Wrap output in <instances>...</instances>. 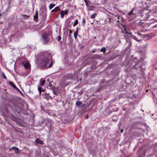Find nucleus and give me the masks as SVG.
Masks as SVG:
<instances>
[{"mask_svg": "<svg viewBox=\"0 0 157 157\" xmlns=\"http://www.w3.org/2000/svg\"><path fill=\"white\" fill-rule=\"evenodd\" d=\"M51 127V125H50V128Z\"/></svg>", "mask_w": 157, "mask_h": 157, "instance_id": "obj_46", "label": "nucleus"}, {"mask_svg": "<svg viewBox=\"0 0 157 157\" xmlns=\"http://www.w3.org/2000/svg\"><path fill=\"white\" fill-rule=\"evenodd\" d=\"M23 64L25 69H30L31 65L29 63H23Z\"/></svg>", "mask_w": 157, "mask_h": 157, "instance_id": "obj_3", "label": "nucleus"}, {"mask_svg": "<svg viewBox=\"0 0 157 157\" xmlns=\"http://www.w3.org/2000/svg\"><path fill=\"white\" fill-rule=\"evenodd\" d=\"M13 109H14L15 110H17V106H16V105H14V107H13Z\"/></svg>", "mask_w": 157, "mask_h": 157, "instance_id": "obj_29", "label": "nucleus"}, {"mask_svg": "<svg viewBox=\"0 0 157 157\" xmlns=\"http://www.w3.org/2000/svg\"><path fill=\"white\" fill-rule=\"evenodd\" d=\"M94 51H93V52H92V53H94Z\"/></svg>", "mask_w": 157, "mask_h": 157, "instance_id": "obj_43", "label": "nucleus"}, {"mask_svg": "<svg viewBox=\"0 0 157 157\" xmlns=\"http://www.w3.org/2000/svg\"><path fill=\"white\" fill-rule=\"evenodd\" d=\"M74 77V75L72 74H68L66 75V78L67 79H72Z\"/></svg>", "mask_w": 157, "mask_h": 157, "instance_id": "obj_8", "label": "nucleus"}, {"mask_svg": "<svg viewBox=\"0 0 157 157\" xmlns=\"http://www.w3.org/2000/svg\"><path fill=\"white\" fill-rule=\"evenodd\" d=\"M123 132V130L122 129H121V133H122Z\"/></svg>", "mask_w": 157, "mask_h": 157, "instance_id": "obj_34", "label": "nucleus"}, {"mask_svg": "<svg viewBox=\"0 0 157 157\" xmlns=\"http://www.w3.org/2000/svg\"><path fill=\"white\" fill-rule=\"evenodd\" d=\"M133 64L135 63V64L133 65V67L135 68V66L138 65L139 64V63L137 60V59L136 57H135L134 59V60L132 61Z\"/></svg>", "mask_w": 157, "mask_h": 157, "instance_id": "obj_9", "label": "nucleus"}, {"mask_svg": "<svg viewBox=\"0 0 157 157\" xmlns=\"http://www.w3.org/2000/svg\"><path fill=\"white\" fill-rule=\"evenodd\" d=\"M60 9L59 6L56 7L54 9H53L51 11L52 12H56L58 11H59Z\"/></svg>", "mask_w": 157, "mask_h": 157, "instance_id": "obj_14", "label": "nucleus"}, {"mask_svg": "<svg viewBox=\"0 0 157 157\" xmlns=\"http://www.w3.org/2000/svg\"><path fill=\"white\" fill-rule=\"evenodd\" d=\"M3 78L5 79H6V76H5V75L4 74V73H3Z\"/></svg>", "mask_w": 157, "mask_h": 157, "instance_id": "obj_25", "label": "nucleus"}, {"mask_svg": "<svg viewBox=\"0 0 157 157\" xmlns=\"http://www.w3.org/2000/svg\"><path fill=\"white\" fill-rule=\"evenodd\" d=\"M138 24L139 25L142 27H143V28H144L146 26L145 24L142 21H140L138 23Z\"/></svg>", "mask_w": 157, "mask_h": 157, "instance_id": "obj_11", "label": "nucleus"}, {"mask_svg": "<svg viewBox=\"0 0 157 157\" xmlns=\"http://www.w3.org/2000/svg\"><path fill=\"white\" fill-rule=\"evenodd\" d=\"M9 84L12 87L15 88L16 89H17V87L16 86L14 83L10 81L9 82Z\"/></svg>", "mask_w": 157, "mask_h": 157, "instance_id": "obj_13", "label": "nucleus"}, {"mask_svg": "<svg viewBox=\"0 0 157 157\" xmlns=\"http://www.w3.org/2000/svg\"><path fill=\"white\" fill-rule=\"evenodd\" d=\"M17 89H16L21 94H23L22 93V92L21 91V90L19 89H18L17 88Z\"/></svg>", "mask_w": 157, "mask_h": 157, "instance_id": "obj_23", "label": "nucleus"}, {"mask_svg": "<svg viewBox=\"0 0 157 157\" xmlns=\"http://www.w3.org/2000/svg\"><path fill=\"white\" fill-rule=\"evenodd\" d=\"M71 68L73 67V65H72V63L71 64Z\"/></svg>", "mask_w": 157, "mask_h": 157, "instance_id": "obj_39", "label": "nucleus"}, {"mask_svg": "<svg viewBox=\"0 0 157 157\" xmlns=\"http://www.w3.org/2000/svg\"><path fill=\"white\" fill-rule=\"evenodd\" d=\"M55 6V4H52L50 5L49 6V8L50 10L52 9Z\"/></svg>", "mask_w": 157, "mask_h": 157, "instance_id": "obj_17", "label": "nucleus"}, {"mask_svg": "<svg viewBox=\"0 0 157 157\" xmlns=\"http://www.w3.org/2000/svg\"><path fill=\"white\" fill-rule=\"evenodd\" d=\"M78 34V33H77V32H75L74 33V36L75 38H76Z\"/></svg>", "mask_w": 157, "mask_h": 157, "instance_id": "obj_21", "label": "nucleus"}, {"mask_svg": "<svg viewBox=\"0 0 157 157\" xmlns=\"http://www.w3.org/2000/svg\"><path fill=\"white\" fill-rule=\"evenodd\" d=\"M101 49H105V47H103V48H101Z\"/></svg>", "mask_w": 157, "mask_h": 157, "instance_id": "obj_37", "label": "nucleus"}, {"mask_svg": "<svg viewBox=\"0 0 157 157\" xmlns=\"http://www.w3.org/2000/svg\"><path fill=\"white\" fill-rule=\"evenodd\" d=\"M138 157H140V156H138Z\"/></svg>", "mask_w": 157, "mask_h": 157, "instance_id": "obj_47", "label": "nucleus"}, {"mask_svg": "<svg viewBox=\"0 0 157 157\" xmlns=\"http://www.w3.org/2000/svg\"><path fill=\"white\" fill-rule=\"evenodd\" d=\"M45 82V80H44L41 79L40 80V83L42 86H44Z\"/></svg>", "mask_w": 157, "mask_h": 157, "instance_id": "obj_16", "label": "nucleus"}, {"mask_svg": "<svg viewBox=\"0 0 157 157\" xmlns=\"http://www.w3.org/2000/svg\"><path fill=\"white\" fill-rule=\"evenodd\" d=\"M78 28H77V29H76V31L75 32H77V33H78Z\"/></svg>", "mask_w": 157, "mask_h": 157, "instance_id": "obj_36", "label": "nucleus"}, {"mask_svg": "<svg viewBox=\"0 0 157 157\" xmlns=\"http://www.w3.org/2000/svg\"><path fill=\"white\" fill-rule=\"evenodd\" d=\"M130 44H131V43L130 42H129V43Z\"/></svg>", "mask_w": 157, "mask_h": 157, "instance_id": "obj_45", "label": "nucleus"}, {"mask_svg": "<svg viewBox=\"0 0 157 157\" xmlns=\"http://www.w3.org/2000/svg\"><path fill=\"white\" fill-rule=\"evenodd\" d=\"M38 62L40 67L42 68H50L52 66V62L49 63L52 59L51 55L45 53H42L39 56Z\"/></svg>", "mask_w": 157, "mask_h": 157, "instance_id": "obj_1", "label": "nucleus"}, {"mask_svg": "<svg viewBox=\"0 0 157 157\" xmlns=\"http://www.w3.org/2000/svg\"><path fill=\"white\" fill-rule=\"evenodd\" d=\"M57 40H58V41H59L61 39V37H60V36H59L57 38Z\"/></svg>", "mask_w": 157, "mask_h": 157, "instance_id": "obj_26", "label": "nucleus"}, {"mask_svg": "<svg viewBox=\"0 0 157 157\" xmlns=\"http://www.w3.org/2000/svg\"><path fill=\"white\" fill-rule=\"evenodd\" d=\"M130 17H134V16L133 15H131V16H130Z\"/></svg>", "mask_w": 157, "mask_h": 157, "instance_id": "obj_38", "label": "nucleus"}, {"mask_svg": "<svg viewBox=\"0 0 157 157\" xmlns=\"http://www.w3.org/2000/svg\"><path fill=\"white\" fill-rule=\"evenodd\" d=\"M83 22L84 23H85V22L84 21H83Z\"/></svg>", "mask_w": 157, "mask_h": 157, "instance_id": "obj_40", "label": "nucleus"}, {"mask_svg": "<svg viewBox=\"0 0 157 157\" xmlns=\"http://www.w3.org/2000/svg\"><path fill=\"white\" fill-rule=\"evenodd\" d=\"M96 15L97 14L96 13L93 14L91 16V17L92 19H94Z\"/></svg>", "mask_w": 157, "mask_h": 157, "instance_id": "obj_20", "label": "nucleus"}, {"mask_svg": "<svg viewBox=\"0 0 157 157\" xmlns=\"http://www.w3.org/2000/svg\"><path fill=\"white\" fill-rule=\"evenodd\" d=\"M137 35L139 36H141V34L139 32H137Z\"/></svg>", "mask_w": 157, "mask_h": 157, "instance_id": "obj_27", "label": "nucleus"}, {"mask_svg": "<svg viewBox=\"0 0 157 157\" xmlns=\"http://www.w3.org/2000/svg\"><path fill=\"white\" fill-rule=\"evenodd\" d=\"M106 50H100V51L101 52H103L104 53L105 52Z\"/></svg>", "mask_w": 157, "mask_h": 157, "instance_id": "obj_24", "label": "nucleus"}, {"mask_svg": "<svg viewBox=\"0 0 157 157\" xmlns=\"http://www.w3.org/2000/svg\"><path fill=\"white\" fill-rule=\"evenodd\" d=\"M84 1L86 3V0H84Z\"/></svg>", "mask_w": 157, "mask_h": 157, "instance_id": "obj_41", "label": "nucleus"}, {"mask_svg": "<svg viewBox=\"0 0 157 157\" xmlns=\"http://www.w3.org/2000/svg\"><path fill=\"white\" fill-rule=\"evenodd\" d=\"M126 34H132V33H128V32H126Z\"/></svg>", "mask_w": 157, "mask_h": 157, "instance_id": "obj_31", "label": "nucleus"}, {"mask_svg": "<svg viewBox=\"0 0 157 157\" xmlns=\"http://www.w3.org/2000/svg\"><path fill=\"white\" fill-rule=\"evenodd\" d=\"M45 94L46 95H47L48 97L50 98L51 99H52L53 98H54V96L52 97V96H51L50 95L49 93L48 94H47V93H45Z\"/></svg>", "mask_w": 157, "mask_h": 157, "instance_id": "obj_18", "label": "nucleus"}, {"mask_svg": "<svg viewBox=\"0 0 157 157\" xmlns=\"http://www.w3.org/2000/svg\"><path fill=\"white\" fill-rule=\"evenodd\" d=\"M78 28H77V29H76V31L75 32H77V33H78Z\"/></svg>", "mask_w": 157, "mask_h": 157, "instance_id": "obj_35", "label": "nucleus"}, {"mask_svg": "<svg viewBox=\"0 0 157 157\" xmlns=\"http://www.w3.org/2000/svg\"><path fill=\"white\" fill-rule=\"evenodd\" d=\"M85 117L86 118V119H87L88 117V116L87 115H86L85 116Z\"/></svg>", "mask_w": 157, "mask_h": 157, "instance_id": "obj_32", "label": "nucleus"}, {"mask_svg": "<svg viewBox=\"0 0 157 157\" xmlns=\"http://www.w3.org/2000/svg\"><path fill=\"white\" fill-rule=\"evenodd\" d=\"M48 35L46 34H43L42 36V39L45 43L47 42L48 41Z\"/></svg>", "mask_w": 157, "mask_h": 157, "instance_id": "obj_2", "label": "nucleus"}, {"mask_svg": "<svg viewBox=\"0 0 157 157\" xmlns=\"http://www.w3.org/2000/svg\"><path fill=\"white\" fill-rule=\"evenodd\" d=\"M131 37L134 39V40H136V41H138V42H139V41H140V40H139L137 39V38L135 36H133V35H131Z\"/></svg>", "mask_w": 157, "mask_h": 157, "instance_id": "obj_15", "label": "nucleus"}, {"mask_svg": "<svg viewBox=\"0 0 157 157\" xmlns=\"http://www.w3.org/2000/svg\"><path fill=\"white\" fill-rule=\"evenodd\" d=\"M30 48H33V47H30Z\"/></svg>", "mask_w": 157, "mask_h": 157, "instance_id": "obj_42", "label": "nucleus"}, {"mask_svg": "<svg viewBox=\"0 0 157 157\" xmlns=\"http://www.w3.org/2000/svg\"><path fill=\"white\" fill-rule=\"evenodd\" d=\"M146 92H147V90H146Z\"/></svg>", "mask_w": 157, "mask_h": 157, "instance_id": "obj_44", "label": "nucleus"}, {"mask_svg": "<svg viewBox=\"0 0 157 157\" xmlns=\"http://www.w3.org/2000/svg\"><path fill=\"white\" fill-rule=\"evenodd\" d=\"M69 33H72V31L70 30H69Z\"/></svg>", "mask_w": 157, "mask_h": 157, "instance_id": "obj_33", "label": "nucleus"}, {"mask_svg": "<svg viewBox=\"0 0 157 157\" xmlns=\"http://www.w3.org/2000/svg\"><path fill=\"white\" fill-rule=\"evenodd\" d=\"M38 17V13L37 11H36L35 15L33 16L34 19L35 21H36Z\"/></svg>", "mask_w": 157, "mask_h": 157, "instance_id": "obj_12", "label": "nucleus"}, {"mask_svg": "<svg viewBox=\"0 0 157 157\" xmlns=\"http://www.w3.org/2000/svg\"><path fill=\"white\" fill-rule=\"evenodd\" d=\"M35 141V142L37 144H44L43 141L41 140H40L38 138H37L36 139Z\"/></svg>", "mask_w": 157, "mask_h": 157, "instance_id": "obj_10", "label": "nucleus"}, {"mask_svg": "<svg viewBox=\"0 0 157 157\" xmlns=\"http://www.w3.org/2000/svg\"><path fill=\"white\" fill-rule=\"evenodd\" d=\"M68 12V11L67 10H66L65 11H61L60 12L61 17L62 18H63L64 17V15L67 14Z\"/></svg>", "mask_w": 157, "mask_h": 157, "instance_id": "obj_6", "label": "nucleus"}, {"mask_svg": "<svg viewBox=\"0 0 157 157\" xmlns=\"http://www.w3.org/2000/svg\"><path fill=\"white\" fill-rule=\"evenodd\" d=\"M85 105L83 104L80 101H77L76 102V105L78 107H83Z\"/></svg>", "mask_w": 157, "mask_h": 157, "instance_id": "obj_7", "label": "nucleus"}, {"mask_svg": "<svg viewBox=\"0 0 157 157\" xmlns=\"http://www.w3.org/2000/svg\"><path fill=\"white\" fill-rule=\"evenodd\" d=\"M41 88L40 87H38V90H39L40 94L41 93Z\"/></svg>", "mask_w": 157, "mask_h": 157, "instance_id": "obj_22", "label": "nucleus"}, {"mask_svg": "<svg viewBox=\"0 0 157 157\" xmlns=\"http://www.w3.org/2000/svg\"><path fill=\"white\" fill-rule=\"evenodd\" d=\"M78 20L77 19H76L75 21V22L73 25V26H75L76 25H77L78 24Z\"/></svg>", "mask_w": 157, "mask_h": 157, "instance_id": "obj_19", "label": "nucleus"}, {"mask_svg": "<svg viewBox=\"0 0 157 157\" xmlns=\"http://www.w3.org/2000/svg\"><path fill=\"white\" fill-rule=\"evenodd\" d=\"M133 9H132L131 11L128 13V15L129 16H131V15H133L134 16V17H130V19L132 20V19H134L136 17V15L135 14L133 13Z\"/></svg>", "mask_w": 157, "mask_h": 157, "instance_id": "obj_4", "label": "nucleus"}, {"mask_svg": "<svg viewBox=\"0 0 157 157\" xmlns=\"http://www.w3.org/2000/svg\"><path fill=\"white\" fill-rule=\"evenodd\" d=\"M49 86V89L51 90H53V88H52V87L51 86Z\"/></svg>", "mask_w": 157, "mask_h": 157, "instance_id": "obj_28", "label": "nucleus"}, {"mask_svg": "<svg viewBox=\"0 0 157 157\" xmlns=\"http://www.w3.org/2000/svg\"><path fill=\"white\" fill-rule=\"evenodd\" d=\"M11 149L14 150L15 151L14 153L16 154H18L20 152V150L17 147H12Z\"/></svg>", "mask_w": 157, "mask_h": 157, "instance_id": "obj_5", "label": "nucleus"}, {"mask_svg": "<svg viewBox=\"0 0 157 157\" xmlns=\"http://www.w3.org/2000/svg\"><path fill=\"white\" fill-rule=\"evenodd\" d=\"M53 90V93L54 94V95H55V94L56 93V92L55 91V90Z\"/></svg>", "mask_w": 157, "mask_h": 157, "instance_id": "obj_30", "label": "nucleus"}]
</instances>
